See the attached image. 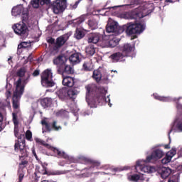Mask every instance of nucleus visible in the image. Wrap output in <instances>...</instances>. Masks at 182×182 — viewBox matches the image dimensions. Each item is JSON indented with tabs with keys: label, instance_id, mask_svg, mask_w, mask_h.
Listing matches in <instances>:
<instances>
[{
	"label": "nucleus",
	"instance_id": "nucleus-1",
	"mask_svg": "<svg viewBox=\"0 0 182 182\" xmlns=\"http://www.w3.org/2000/svg\"><path fill=\"white\" fill-rule=\"evenodd\" d=\"M28 79H29V77H27L26 79L22 81V78L19 77L18 80L14 82L16 89L13 95L12 104L13 109H15V110L19 109V106L21 105L19 100H21L23 92H25V86H26L28 83Z\"/></svg>",
	"mask_w": 182,
	"mask_h": 182
},
{
	"label": "nucleus",
	"instance_id": "nucleus-2",
	"mask_svg": "<svg viewBox=\"0 0 182 182\" xmlns=\"http://www.w3.org/2000/svg\"><path fill=\"white\" fill-rule=\"evenodd\" d=\"M126 27V32L128 35H140L146 29V25L143 23H129Z\"/></svg>",
	"mask_w": 182,
	"mask_h": 182
},
{
	"label": "nucleus",
	"instance_id": "nucleus-3",
	"mask_svg": "<svg viewBox=\"0 0 182 182\" xmlns=\"http://www.w3.org/2000/svg\"><path fill=\"white\" fill-rule=\"evenodd\" d=\"M52 77H53L52 70L47 69L44 70L41 75L42 86L44 87H53V86H55V82L52 80Z\"/></svg>",
	"mask_w": 182,
	"mask_h": 182
},
{
	"label": "nucleus",
	"instance_id": "nucleus-4",
	"mask_svg": "<svg viewBox=\"0 0 182 182\" xmlns=\"http://www.w3.org/2000/svg\"><path fill=\"white\" fill-rule=\"evenodd\" d=\"M12 28L15 34L21 36V38H26L29 34V29H28V26L23 22L14 24Z\"/></svg>",
	"mask_w": 182,
	"mask_h": 182
},
{
	"label": "nucleus",
	"instance_id": "nucleus-5",
	"mask_svg": "<svg viewBox=\"0 0 182 182\" xmlns=\"http://www.w3.org/2000/svg\"><path fill=\"white\" fill-rule=\"evenodd\" d=\"M66 2H68V0H55L53 3V11L54 14H62L66 9Z\"/></svg>",
	"mask_w": 182,
	"mask_h": 182
},
{
	"label": "nucleus",
	"instance_id": "nucleus-6",
	"mask_svg": "<svg viewBox=\"0 0 182 182\" xmlns=\"http://www.w3.org/2000/svg\"><path fill=\"white\" fill-rule=\"evenodd\" d=\"M143 164H144V162H143V160L136 161V165L135 166V170L136 173H139V171H137V167H139L142 173H151L156 172V168L154 167L150 166H143Z\"/></svg>",
	"mask_w": 182,
	"mask_h": 182
},
{
	"label": "nucleus",
	"instance_id": "nucleus-7",
	"mask_svg": "<svg viewBox=\"0 0 182 182\" xmlns=\"http://www.w3.org/2000/svg\"><path fill=\"white\" fill-rule=\"evenodd\" d=\"M25 135L21 134L18 139V141L16 142L14 145L15 151H20V153H23V150L25 149Z\"/></svg>",
	"mask_w": 182,
	"mask_h": 182
},
{
	"label": "nucleus",
	"instance_id": "nucleus-8",
	"mask_svg": "<svg viewBox=\"0 0 182 182\" xmlns=\"http://www.w3.org/2000/svg\"><path fill=\"white\" fill-rule=\"evenodd\" d=\"M118 27L119 23L117 21L109 19L106 30L108 33H112L113 32H117Z\"/></svg>",
	"mask_w": 182,
	"mask_h": 182
},
{
	"label": "nucleus",
	"instance_id": "nucleus-9",
	"mask_svg": "<svg viewBox=\"0 0 182 182\" xmlns=\"http://www.w3.org/2000/svg\"><path fill=\"white\" fill-rule=\"evenodd\" d=\"M11 14L13 16H21V15H25V9L22 5L14 6L11 10Z\"/></svg>",
	"mask_w": 182,
	"mask_h": 182
},
{
	"label": "nucleus",
	"instance_id": "nucleus-10",
	"mask_svg": "<svg viewBox=\"0 0 182 182\" xmlns=\"http://www.w3.org/2000/svg\"><path fill=\"white\" fill-rule=\"evenodd\" d=\"M120 50L124 56H127L129 53H132L134 50V47L130 43H125L120 48Z\"/></svg>",
	"mask_w": 182,
	"mask_h": 182
},
{
	"label": "nucleus",
	"instance_id": "nucleus-11",
	"mask_svg": "<svg viewBox=\"0 0 182 182\" xmlns=\"http://www.w3.org/2000/svg\"><path fill=\"white\" fill-rule=\"evenodd\" d=\"M69 39V35L68 34H64L63 36H60L56 39L55 42V46L56 48H60L61 46H63L65 43H66V41Z\"/></svg>",
	"mask_w": 182,
	"mask_h": 182
},
{
	"label": "nucleus",
	"instance_id": "nucleus-12",
	"mask_svg": "<svg viewBox=\"0 0 182 182\" xmlns=\"http://www.w3.org/2000/svg\"><path fill=\"white\" fill-rule=\"evenodd\" d=\"M81 56L80 53H75L69 57V60L72 65H77L82 60Z\"/></svg>",
	"mask_w": 182,
	"mask_h": 182
},
{
	"label": "nucleus",
	"instance_id": "nucleus-13",
	"mask_svg": "<svg viewBox=\"0 0 182 182\" xmlns=\"http://www.w3.org/2000/svg\"><path fill=\"white\" fill-rule=\"evenodd\" d=\"M12 117H13V123L14 124V134L16 137L18 136V133L19 132L18 127H19V121L18 120V115L15 112L12 113Z\"/></svg>",
	"mask_w": 182,
	"mask_h": 182
},
{
	"label": "nucleus",
	"instance_id": "nucleus-14",
	"mask_svg": "<svg viewBox=\"0 0 182 182\" xmlns=\"http://www.w3.org/2000/svg\"><path fill=\"white\" fill-rule=\"evenodd\" d=\"M63 85L68 87H73V85H75V79L69 76L64 77L63 79Z\"/></svg>",
	"mask_w": 182,
	"mask_h": 182
},
{
	"label": "nucleus",
	"instance_id": "nucleus-15",
	"mask_svg": "<svg viewBox=\"0 0 182 182\" xmlns=\"http://www.w3.org/2000/svg\"><path fill=\"white\" fill-rule=\"evenodd\" d=\"M100 39V36H99V33H92L89 36L87 42L88 43H97L99 42V40Z\"/></svg>",
	"mask_w": 182,
	"mask_h": 182
},
{
	"label": "nucleus",
	"instance_id": "nucleus-16",
	"mask_svg": "<svg viewBox=\"0 0 182 182\" xmlns=\"http://www.w3.org/2000/svg\"><path fill=\"white\" fill-rule=\"evenodd\" d=\"M162 178H167L171 174V169L168 167H163L159 170Z\"/></svg>",
	"mask_w": 182,
	"mask_h": 182
},
{
	"label": "nucleus",
	"instance_id": "nucleus-17",
	"mask_svg": "<svg viewBox=\"0 0 182 182\" xmlns=\"http://www.w3.org/2000/svg\"><path fill=\"white\" fill-rule=\"evenodd\" d=\"M105 39H109V41H107L109 48H114V46H117V44L119 43V39L112 38L109 36H106Z\"/></svg>",
	"mask_w": 182,
	"mask_h": 182
},
{
	"label": "nucleus",
	"instance_id": "nucleus-18",
	"mask_svg": "<svg viewBox=\"0 0 182 182\" xmlns=\"http://www.w3.org/2000/svg\"><path fill=\"white\" fill-rule=\"evenodd\" d=\"M68 62V58L65 55H59L53 60L54 65H64Z\"/></svg>",
	"mask_w": 182,
	"mask_h": 182
},
{
	"label": "nucleus",
	"instance_id": "nucleus-19",
	"mask_svg": "<svg viewBox=\"0 0 182 182\" xmlns=\"http://www.w3.org/2000/svg\"><path fill=\"white\" fill-rule=\"evenodd\" d=\"M109 58L114 62H119L120 59H123V58H124V55H123L122 53L117 52L111 55Z\"/></svg>",
	"mask_w": 182,
	"mask_h": 182
},
{
	"label": "nucleus",
	"instance_id": "nucleus-20",
	"mask_svg": "<svg viewBox=\"0 0 182 182\" xmlns=\"http://www.w3.org/2000/svg\"><path fill=\"white\" fill-rule=\"evenodd\" d=\"M88 26L92 30L97 29L99 26V20L96 18H91L88 21Z\"/></svg>",
	"mask_w": 182,
	"mask_h": 182
},
{
	"label": "nucleus",
	"instance_id": "nucleus-21",
	"mask_svg": "<svg viewBox=\"0 0 182 182\" xmlns=\"http://www.w3.org/2000/svg\"><path fill=\"white\" fill-rule=\"evenodd\" d=\"M154 159L157 160L159 159H161L163 156H164V152L161 149H156L152 153Z\"/></svg>",
	"mask_w": 182,
	"mask_h": 182
},
{
	"label": "nucleus",
	"instance_id": "nucleus-22",
	"mask_svg": "<svg viewBox=\"0 0 182 182\" xmlns=\"http://www.w3.org/2000/svg\"><path fill=\"white\" fill-rule=\"evenodd\" d=\"M41 105L43 107H49L52 105V98H44L41 100Z\"/></svg>",
	"mask_w": 182,
	"mask_h": 182
},
{
	"label": "nucleus",
	"instance_id": "nucleus-23",
	"mask_svg": "<svg viewBox=\"0 0 182 182\" xmlns=\"http://www.w3.org/2000/svg\"><path fill=\"white\" fill-rule=\"evenodd\" d=\"M129 180H130V181H135V182L139 181V180H141V181H143L144 180V176H143V175L134 174L129 176Z\"/></svg>",
	"mask_w": 182,
	"mask_h": 182
},
{
	"label": "nucleus",
	"instance_id": "nucleus-24",
	"mask_svg": "<svg viewBox=\"0 0 182 182\" xmlns=\"http://www.w3.org/2000/svg\"><path fill=\"white\" fill-rule=\"evenodd\" d=\"M86 53L87 55H90V56H93L95 53H96V50L95 49V46L94 45H89L86 47Z\"/></svg>",
	"mask_w": 182,
	"mask_h": 182
},
{
	"label": "nucleus",
	"instance_id": "nucleus-25",
	"mask_svg": "<svg viewBox=\"0 0 182 182\" xmlns=\"http://www.w3.org/2000/svg\"><path fill=\"white\" fill-rule=\"evenodd\" d=\"M50 149H51L54 153H56L59 157H63V159L68 158V154H66L65 151H60L58 149L52 146Z\"/></svg>",
	"mask_w": 182,
	"mask_h": 182
},
{
	"label": "nucleus",
	"instance_id": "nucleus-26",
	"mask_svg": "<svg viewBox=\"0 0 182 182\" xmlns=\"http://www.w3.org/2000/svg\"><path fill=\"white\" fill-rule=\"evenodd\" d=\"M92 77L96 82H100L102 80V73L99 70H94Z\"/></svg>",
	"mask_w": 182,
	"mask_h": 182
},
{
	"label": "nucleus",
	"instance_id": "nucleus-27",
	"mask_svg": "<svg viewBox=\"0 0 182 182\" xmlns=\"http://www.w3.org/2000/svg\"><path fill=\"white\" fill-rule=\"evenodd\" d=\"M36 143H38V144H41V146H44L47 149H52V146H50L48 144H46L45 141L42 140L41 139L39 138H35Z\"/></svg>",
	"mask_w": 182,
	"mask_h": 182
},
{
	"label": "nucleus",
	"instance_id": "nucleus-28",
	"mask_svg": "<svg viewBox=\"0 0 182 182\" xmlns=\"http://www.w3.org/2000/svg\"><path fill=\"white\" fill-rule=\"evenodd\" d=\"M74 36H75V39H78V40L82 39V38L85 37V33H83V31H82L79 29H77L75 31Z\"/></svg>",
	"mask_w": 182,
	"mask_h": 182
},
{
	"label": "nucleus",
	"instance_id": "nucleus-29",
	"mask_svg": "<svg viewBox=\"0 0 182 182\" xmlns=\"http://www.w3.org/2000/svg\"><path fill=\"white\" fill-rule=\"evenodd\" d=\"M59 97H60V99H65V97H68V90H66V88H63L60 90Z\"/></svg>",
	"mask_w": 182,
	"mask_h": 182
},
{
	"label": "nucleus",
	"instance_id": "nucleus-30",
	"mask_svg": "<svg viewBox=\"0 0 182 182\" xmlns=\"http://www.w3.org/2000/svg\"><path fill=\"white\" fill-rule=\"evenodd\" d=\"M126 19H140L141 18H144V16H143V14H141V13H136L135 14V16L134 17H129V14H125V17Z\"/></svg>",
	"mask_w": 182,
	"mask_h": 182
},
{
	"label": "nucleus",
	"instance_id": "nucleus-31",
	"mask_svg": "<svg viewBox=\"0 0 182 182\" xmlns=\"http://www.w3.org/2000/svg\"><path fill=\"white\" fill-rule=\"evenodd\" d=\"M26 48H31V42H22L18 46V49H25Z\"/></svg>",
	"mask_w": 182,
	"mask_h": 182
},
{
	"label": "nucleus",
	"instance_id": "nucleus-32",
	"mask_svg": "<svg viewBox=\"0 0 182 182\" xmlns=\"http://www.w3.org/2000/svg\"><path fill=\"white\" fill-rule=\"evenodd\" d=\"M79 93V91L76 89H70L68 90V97H73Z\"/></svg>",
	"mask_w": 182,
	"mask_h": 182
},
{
	"label": "nucleus",
	"instance_id": "nucleus-33",
	"mask_svg": "<svg viewBox=\"0 0 182 182\" xmlns=\"http://www.w3.org/2000/svg\"><path fill=\"white\" fill-rule=\"evenodd\" d=\"M83 68L85 70H92L93 69V64H92V62H85L83 64Z\"/></svg>",
	"mask_w": 182,
	"mask_h": 182
},
{
	"label": "nucleus",
	"instance_id": "nucleus-34",
	"mask_svg": "<svg viewBox=\"0 0 182 182\" xmlns=\"http://www.w3.org/2000/svg\"><path fill=\"white\" fill-rule=\"evenodd\" d=\"M64 72L68 75H72V73H74L75 70H73V68H72V66L65 65Z\"/></svg>",
	"mask_w": 182,
	"mask_h": 182
},
{
	"label": "nucleus",
	"instance_id": "nucleus-35",
	"mask_svg": "<svg viewBox=\"0 0 182 182\" xmlns=\"http://www.w3.org/2000/svg\"><path fill=\"white\" fill-rule=\"evenodd\" d=\"M41 124L46 128V130H47L48 132H50V125H49V124L47 121H46V119H43L41 121Z\"/></svg>",
	"mask_w": 182,
	"mask_h": 182
},
{
	"label": "nucleus",
	"instance_id": "nucleus-36",
	"mask_svg": "<svg viewBox=\"0 0 182 182\" xmlns=\"http://www.w3.org/2000/svg\"><path fill=\"white\" fill-rule=\"evenodd\" d=\"M176 154L177 151H176V149H171L169 151L166 153V156H168V157H170L171 159H173V157H174V156H176Z\"/></svg>",
	"mask_w": 182,
	"mask_h": 182
},
{
	"label": "nucleus",
	"instance_id": "nucleus-37",
	"mask_svg": "<svg viewBox=\"0 0 182 182\" xmlns=\"http://www.w3.org/2000/svg\"><path fill=\"white\" fill-rule=\"evenodd\" d=\"M40 2L41 0H31V5L33 6V8H39Z\"/></svg>",
	"mask_w": 182,
	"mask_h": 182
},
{
	"label": "nucleus",
	"instance_id": "nucleus-38",
	"mask_svg": "<svg viewBox=\"0 0 182 182\" xmlns=\"http://www.w3.org/2000/svg\"><path fill=\"white\" fill-rule=\"evenodd\" d=\"M170 161H171V158L168 156H167V154L166 155V156L161 160V163L162 164H168V163H170Z\"/></svg>",
	"mask_w": 182,
	"mask_h": 182
},
{
	"label": "nucleus",
	"instance_id": "nucleus-39",
	"mask_svg": "<svg viewBox=\"0 0 182 182\" xmlns=\"http://www.w3.org/2000/svg\"><path fill=\"white\" fill-rule=\"evenodd\" d=\"M154 97L158 100H161V102H168V100H169L168 97H160V96L156 95H154Z\"/></svg>",
	"mask_w": 182,
	"mask_h": 182
},
{
	"label": "nucleus",
	"instance_id": "nucleus-40",
	"mask_svg": "<svg viewBox=\"0 0 182 182\" xmlns=\"http://www.w3.org/2000/svg\"><path fill=\"white\" fill-rule=\"evenodd\" d=\"M25 72H26V70H25V68H21L17 72V75L18 76H19V77H23V76H25Z\"/></svg>",
	"mask_w": 182,
	"mask_h": 182
},
{
	"label": "nucleus",
	"instance_id": "nucleus-41",
	"mask_svg": "<svg viewBox=\"0 0 182 182\" xmlns=\"http://www.w3.org/2000/svg\"><path fill=\"white\" fill-rule=\"evenodd\" d=\"M23 177H25V173H23V171L22 169H19L18 178L20 182H22V180H23Z\"/></svg>",
	"mask_w": 182,
	"mask_h": 182
},
{
	"label": "nucleus",
	"instance_id": "nucleus-42",
	"mask_svg": "<svg viewBox=\"0 0 182 182\" xmlns=\"http://www.w3.org/2000/svg\"><path fill=\"white\" fill-rule=\"evenodd\" d=\"M87 102L88 103V105H90L91 106V107H95V105H96V100H93V99H87Z\"/></svg>",
	"mask_w": 182,
	"mask_h": 182
},
{
	"label": "nucleus",
	"instance_id": "nucleus-43",
	"mask_svg": "<svg viewBox=\"0 0 182 182\" xmlns=\"http://www.w3.org/2000/svg\"><path fill=\"white\" fill-rule=\"evenodd\" d=\"M156 160V158H154V156H153V154L151 155V156H147L146 157V159L145 160V161H143L142 160V161H143V163H150V161H151V160Z\"/></svg>",
	"mask_w": 182,
	"mask_h": 182
},
{
	"label": "nucleus",
	"instance_id": "nucleus-44",
	"mask_svg": "<svg viewBox=\"0 0 182 182\" xmlns=\"http://www.w3.org/2000/svg\"><path fill=\"white\" fill-rule=\"evenodd\" d=\"M26 139L27 140H31L32 139V132L30 130H27L26 132Z\"/></svg>",
	"mask_w": 182,
	"mask_h": 182
},
{
	"label": "nucleus",
	"instance_id": "nucleus-45",
	"mask_svg": "<svg viewBox=\"0 0 182 182\" xmlns=\"http://www.w3.org/2000/svg\"><path fill=\"white\" fill-rule=\"evenodd\" d=\"M82 22H85V18L84 17H81L78 19H76L75 21V23H77V25H80V23H82Z\"/></svg>",
	"mask_w": 182,
	"mask_h": 182
},
{
	"label": "nucleus",
	"instance_id": "nucleus-46",
	"mask_svg": "<svg viewBox=\"0 0 182 182\" xmlns=\"http://www.w3.org/2000/svg\"><path fill=\"white\" fill-rule=\"evenodd\" d=\"M87 161H89L90 163H92V164H95V166H100V161H93V160H91V159H87Z\"/></svg>",
	"mask_w": 182,
	"mask_h": 182
},
{
	"label": "nucleus",
	"instance_id": "nucleus-47",
	"mask_svg": "<svg viewBox=\"0 0 182 182\" xmlns=\"http://www.w3.org/2000/svg\"><path fill=\"white\" fill-rule=\"evenodd\" d=\"M81 0H78L77 1L75 2V4L73 6H71L70 9H76L77 8V6L80 3Z\"/></svg>",
	"mask_w": 182,
	"mask_h": 182
},
{
	"label": "nucleus",
	"instance_id": "nucleus-48",
	"mask_svg": "<svg viewBox=\"0 0 182 182\" xmlns=\"http://www.w3.org/2000/svg\"><path fill=\"white\" fill-rule=\"evenodd\" d=\"M53 129H55V130H60V129H62V127L59 126V127H57L56 126V121H54L53 123Z\"/></svg>",
	"mask_w": 182,
	"mask_h": 182
},
{
	"label": "nucleus",
	"instance_id": "nucleus-49",
	"mask_svg": "<svg viewBox=\"0 0 182 182\" xmlns=\"http://www.w3.org/2000/svg\"><path fill=\"white\" fill-rule=\"evenodd\" d=\"M40 4L41 5H45V4L48 5V4H50V0H41Z\"/></svg>",
	"mask_w": 182,
	"mask_h": 182
},
{
	"label": "nucleus",
	"instance_id": "nucleus-50",
	"mask_svg": "<svg viewBox=\"0 0 182 182\" xmlns=\"http://www.w3.org/2000/svg\"><path fill=\"white\" fill-rule=\"evenodd\" d=\"M47 42L48 43H55V38H48V40H47Z\"/></svg>",
	"mask_w": 182,
	"mask_h": 182
},
{
	"label": "nucleus",
	"instance_id": "nucleus-51",
	"mask_svg": "<svg viewBox=\"0 0 182 182\" xmlns=\"http://www.w3.org/2000/svg\"><path fill=\"white\" fill-rule=\"evenodd\" d=\"M32 153L33 156L36 157V159H38V155H36V151H35L34 148H32Z\"/></svg>",
	"mask_w": 182,
	"mask_h": 182
},
{
	"label": "nucleus",
	"instance_id": "nucleus-52",
	"mask_svg": "<svg viewBox=\"0 0 182 182\" xmlns=\"http://www.w3.org/2000/svg\"><path fill=\"white\" fill-rule=\"evenodd\" d=\"M39 75V70H36L33 72V76H38Z\"/></svg>",
	"mask_w": 182,
	"mask_h": 182
},
{
	"label": "nucleus",
	"instance_id": "nucleus-53",
	"mask_svg": "<svg viewBox=\"0 0 182 182\" xmlns=\"http://www.w3.org/2000/svg\"><path fill=\"white\" fill-rule=\"evenodd\" d=\"M6 97L9 98L11 96V91L8 90L6 92Z\"/></svg>",
	"mask_w": 182,
	"mask_h": 182
},
{
	"label": "nucleus",
	"instance_id": "nucleus-54",
	"mask_svg": "<svg viewBox=\"0 0 182 182\" xmlns=\"http://www.w3.org/2000/svg\"><path fill=\"white\" fill-rule=\"evenodd\" d=\"M8 62L9 63V65H12V57L10 56L9 58H8Z\"/></svg>",
	"mask_w": 182,
	"mask_h": 182
},
{
	"label": "nucleus",
	"instance_id": "nucleus-55",
	"mask_svg": "<svg viewBox=\"0 0 182 182\" xmlns=\"http://www.w3.org/2000/svg\"><path fill=\"white\" fill-rule=\"evenodd\" d=\"M178 130H179V132H182V124H180L178 126Z\"/></svg>",
	"mask_w": 182,
	"mask_h": 182
},
{
	"label": "nucleus",
	"instance_id": "nucleus-56",
	"mask_svg": "<svg viewBox=\"0 0 182 182\" xmlns=\"http://www.w3.org/2000/svg\"><path fill=\"white\" fill-rule=\"evenodd\" d=\"M2 120H3V118H2V114H1V113H0V122H2Z\"/></svg>",
	"mask_w": 182,
	"mask_h": 182
},
{
	"label": "nucleus",
	"instance_id": "nucleus-57",
	"mask_svg": "<svg viewBox=\"0 0 182 182\" xmlns=\"http://www.w3.org/2000/svg\"><path fill=\"white\" fill-rule=\"evenodd\" d=\"M28 59L29 60H32V56H31V55H29V56L28 57Z\"/></svg>",
	"mask_w": 182,
	"mask_h": 182
},
{
	"label": "nucleus",
	"instance_id": "nucleus-58",
	"mask_svg": "<svg viewBox=\"0 0 182 182\" xmlns=\"http://www.w3.org/2000/svg\"><path fill=\"white\" fill-rule=\"evenodd\" d=\"M165 149H170V146L168 145H165Z\"/></svg>",
	"mask_w": 182,
	"mask_h": 182
},
{
	"label": "nucleus",
	"instance_id": "nucleus-59",
	"mask_svg": "<svg viewBox=\"0 0 182 182\" xmlns=\"http://www.w3.org/2000/svg\"><path fill=\"white\" fill-rule=\"evenodd\" d=\"M46 173H47V172H46V169H45L44 171L42 172L43 174H46Z\"/></svg>",
	"mask_w": 182,
	"mask_h": 182
},
{
	"label": "nucleus",
	"instance_id": "nucleus-60",
	"mask_svg": "<svg viewBox=\"0 0 182 182\" xmlns=\"http://www.w3.org/2000/svg\"><path fill=\"white\" fill-rule=\"evenodd\" d=\"M166 2H173L172 0H166Z\"/></svg>",
	"mask_w": 182,
	"mask_h": 182
},
{
	"label": "nucleus",
	"instance_id": "nucleus-61",
	"mask_svg": "<svg viewBox=\"0 0 182 182\" xmlns=\"http://www.w3.org/2000/svg\"><path fill=\"white\" fill-rule=\"evenodd\" d=\"M112 8H119V6L109 7V9H112Z\"/></svg>",
	"mask_w": 182,
	"mask_h": 182
},
{
	"label": "nucleus",
	"instance_id": "nucleus-62",
	"mask_svg": "<svg viewBox=\"0 0 182 182\" xmlns=\"http://www.w3.org/2000/svg\"><path fill=\"white\" fill-rule=\"evenodd\" d=\"M107 98H108V101H106V102H110V98H109V96H107Z\"/></svg>",
	"mask_w": 182,
	"mask_h": 182
},
{
	"label": "nucleus",
	"instance_id": "nucleus-63",
	"mask_svg": "<svg viewBox=\"0 0 182 182\" xmlns=\"http://www.w3.org/2000/svg\"><path fill=\"white\" fill-rule=\"evenodd\" d=\"M112 72H114L115 73H117V70H112Z\"/></svg>",
	"mask_w": 182,
	"mask_h": 182
},
{
	"label": "nucleus",
	"instance_id": "nucleus-64",
	"mask_svg": "<svg viewBox=\"0 0 182 182\" xmlns=\"http://www.w3.org/2000/svg\"><path fill=\"white\" fill-rule=\"evenodd\" d=\"M24 63L25 64L28 63V60H26Z\"/></svg>",
	"mask_w": 182,
	"mask_h": 182
}]
</instances>
